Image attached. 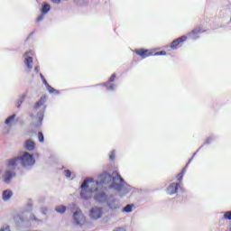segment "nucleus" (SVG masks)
Returning <instances> with one entry per match:
<instances>
[{"label":"nucleus","instance_id":"1","mask_svg":"<svg viewBox=\"0 0 231 231\" xmlns=\"http://www.w3.org/2000/svg\"><path fill=\"white\" fill-rule=\"evenodd\" d=\"M107 183H111L110 189H114L115 190L120 192L121 198H123V196H125V194L129 192V189H127V188H124L125 182L124 181V179H122L120 174L117 173V171L112 172V176L107 172H104L99 176V181H94V186L98 190V189H100L102 185H106Z\"/></svg>","mask_w":231,"mask_h":231},{"label":"nucleus","instance_id":"2","mask_svg":"<svg viewBox=\"0 0 231 231\" xmlns=\"http://www.w3.org/2000/svg\"><path fill=\"white\" fill-rule=\"evenodd\" d=\"M35 164V158L28 152H23L19 156L6 162L8 169H19V167H32Z\"/></svg>","mask_w":231,"mask_h":231},{"label":"nucleus","instance_id":"3","mask_svg":"<svg viewBox=\"0 0 231 231\" xmlns=\"http://www.w3.org/2000/svg\"><path fill=\"white\" fill-rule=\"evenodd\" d=\"M80 189L81 199H89L93 196V192H98V188L95 186L93 179L85 180L81 184Z\"/></svg>","mask_w":231,"mask_h":231},{"label":"nucleus","instance_id":"4","mask_svg":"<svg viewBox=\"0 0 231 231\" xmlns=\"http://www.w3.org/2000/svg\"><path fill=\"white\" fill-rule=\"evenodd\" d=\"M72 210V222L74 223V226L82 228L84 225H86V217L84 216V213H82V209L77 207L73 208Z\"/></svg>","mask_w":231,"mask_h":231},{"label":"nucleus","instance_id":"5","mask_svg":"<svg viewBox=\"0 0 231 231\" xmlns=\"http://www.w3.org/2000/svg\"><path fill=\"white\" fill-rule=\"evenodd\" d=\"M102 216H104V211L102 210V208L99 207H93L88 214V217L94 221H97V219H100Z\"/></svg>","mask_w":231,"mask_h":231},{"label":"nucleus","instance_id":"6","mask_svg":"<svg viewBox=\"0 0 231 231\" xmlns=\"http://www.w3.org/2000/svg\"><path fill=\"white\" fill-rule=\"evenodd\" d=\"M51 7L50 5L45 4L42 5L41 12L42 14L37 18L38 23H41V21H42V19H44V15H46V14H48V12H50Z\"/></svg>","mask_w":231,"mask_h":231},{"label":"nucleus","instance_id":"7","mask_svg":"<svg viewBox=\"0 0 231 231\" xmlns=\"http://www.w3.org/2000/svg\"><path fill=\"white\" fill-rule=\"evenodd\" d=\"M107 205L112 210H116V208H120V202L113 198L107 200Z\"/></svg>","mask_w":231,"mask_h":231},{"label":"nucleus","instance_id":"8","mask_svg":"<svg viewBox=\"0 0 231 231\" xmlns=\"http://www.w3.org/2000/svg\"><path fill=\"white\" fill-rule=\"evenodd\" d=\"M95 199L98 201V203H106V201H107V195L102 191H97Z\"/></svg>","mask_w":231,"mask_h":231},{"label":"nucleus","instance_id":"9","mask_svg":"<svg viewBox=\"0 0 231 231\" xmlns=\"http://www.w3.org/2000/svg\"><path fill=\"white\" fill-rule=\"evenodd\" d=\"M15 176V172L7 170L5 174H4V181L5 183H10V181H12V178H14Z\"/></svg>","mask_w":231,"mask_h":231},{"label":"nucleus","instance_id":"10","mask_svg":"<svg viewBox=\"0 0 231 231\" xmlns=\"http://www.w3.org/2000/svg\"><path fill=\"white\" fill-rule=\"evenodd\" d=\"M178 187H180V184L171 183L167 189V193L170 194V196H172V194H176V192H178Z\"/></svg>","mask_w":231,"mask_h":231},{"label":"nucleus","instance_id":"11","mask_svg":"<svg viewBox=\"0 0 231 231\" xmlns=\"http://www.w3.org/2000/svg\"><path fill=\"white\" fill-rule=\"evenodd\" d=\"M185 41H187L186 36L180 37L171 42V48H176L178 46V44H180V42H183Z\"/></svg>","mask_w":231,"mask_h":231},{"label":"nucleus","instance_id":"12","mask_svg":"<svg viewBox=\"0 0 231 231\" xmlns=\"http://www.w3.org/2000/svg\"><path fill=\"white\" fill-rule=\"evenodd\" d=\"M24 64L28 68V69H32L33 68V58L31 56L25 57Z\"/></svg>","mask_w":231,"mask_h":231},{"label":"nucleus","instance_id":"13","mask_svg":"<svg viewBox=\"0 0 231 231\" xmlns=\"http://www.w3.org/2000/svg\"><path fill=\"white\" fill-rule=\"evenodd\" d=\"M12 196H13V193L11 190L9 189L4 190L2 194V199L3 201H8L10 198H12Z\"/></svg>","mask_w":231,"mask_h":231},{"label":"nucleus","instance_id":"14","mask_svg":"<svg viewBox=\"0 0 231 231\" xmlns=\"http://www.w3.org/2000/svg\"><path fill=\"white\" fill-rule=\"evenodd\" d=\"M24 145L27 151H33V149H35V143L31 139L27 140Z\"/></svg>","mask_w":231,"mask_h":231},{"label":"nucleus","instance_id":"15","mask_svg":"<svg viewBox=\"0 0 231 231\" xmlns=\"http://www.w3.org/2000/svg\"><path fill=\"white\" fill-rule=\"evenodd\" d=\"M46 96H43L41 97V99L36 103L34 108L37 111V109H39V107H41V106H44V104L46 103Z\"/></svg>","mask_w":231,"mask_h":231},{"label":"nucleus","instance_id":"16","mask_svg":"<svg viewBox=\"0 0 231 231\" xmlns=\"http://www.w3.org/2000/svg\"><path fill=\"white\" fill-rule=\"evenodd\" d=\"M148 51H149L148 50H145V51H143V50H137L135 51V53H136V55H139V57H149V54H147Z\"/></svg>","mask_w":231,"mask_h":231},{"label":"nucleus","instance_id":"17","mask_svg":"<svg viewBox=\"0 0 231 231\" xmlns=\"http://www.w3.org/2000/svg\"><path fill=\"white\" fill-rule=\"evenodd\" d=\"M46 89L49 91V93H51V95H52V93H56L59 94V91L55 88H53L51 86H50V84L46 83V86H45Z\"/></svg>","mask_w":231,"mask_h":231},{"label":"nucleus","instance_id":"18","mask_svg":"<svg viewBox=\"0 0 231 231\" xmlns=\"http://www.w3.org/2000/svg\"><path fill=\"white\" fill-rule=\"evenodd\" d=\"M55 210L56 212H58V214H64V212H66V206H62V205L57 206L55 208Z\"/></svg>","mask_w":231,"mask_h":231},{"label":"nucleus","instance_id":"19","mask_svg":"<svg viewBox=\"0 0 231 231\" xmlns=\"http://www.w3.org/2000/svg\"><path fill=\"white\" fill-rule=\"evenodd\" d=\"M14 221L16 225H21V223H24V218L23 217V216L18 215L14 217Z\"/></svg>","mask_w":231,"mask_h":231},{"label":"nucleus","instance_id":"20","mask_svg":"<svg viewBox=\"0 0 231 231\" xmlns=\"http://www.w3.org/2000/svg\"><path fill=\"white\" fill-rule=\"evenodd\" d=\"M123 212H126L127 214L133 212V205L128 204L123 208Z\"/></svg>","mask_w":231,"mask_h":231},{"label":"nucleus","instance_id":"21","mask_svg":"<svg viewBox=\"0 0 231 231\" xmlns=\"http://www.w3.org/2000/svg\"><path fill=\"white\" fill-rule=\"evenodd\" d=\"M198 33H201V30L200 29H195L193 30L190 33H189V37H191V39H196V37L192 36V35H198Z\"/></svg>","mask_w":231,"mask_h":231},{"label":"nucleus","instance_id":"22","mask_svg":"<svg viewBox=\"0 0 231 231\" xmlns=\"http://www.w3.org/2000/svg\"><path fill=\"white\" fill-rule=\"evenodd\" d=\"M24 98H26V94H23L20 99L18 100L16 106L17 107H21V104H23L24 102Z\"/></svg>","mask_w":231,"mask_h":231},{"label":"nucleus","instance_id":"23","mask_svg":"<svg viewBox=\"0 0 231 231\" xmlns=\"http://www.w3.org/2000/svg\"><path fill=\"white\" fill-rule=\"evenodd\" d=\"M14 120H15V115H13V116H9V117L5 120L6 125H10L11 122H14Z\"/></svg>","mask_w":231,"mask_h":231},{"label":"nucleus","instance_id":"24","mask_svg":"<svg viewBox=\"0 0 231 231\" xmlns=\"http://www.w3.org/2000/svg\"><path fill=\"white\" fill-rule=\"evenodd\" d=\"M187 171V168H184V169L182 170V171L177 175V180H178L179 181H180V180H182L183 174H185V171Z\"/></svg>","mask_w":231,"mask_h":231},{"label":"nucleus","instance_id":"25","mask_svg":"<svg viewBox=\"0 0 231 231\" xmlns=\"http://www.w3.org/2000/svg\"><path fill=\"white\" fill-rule=\"evenodd\" d=\"M42 118H44V110H41L39 113H38V120L40 122H42Z\"/></svg>","mask_w":231,"mask_h":231},{"label":"nucleus","instance_id":"26","mask_svg":"<svg viewBox=\"0 0 231 231\" xmlns=\"http://www.w3.org/2000/svg\"><path fill=\"white\" fill-rule=\"evenodd\" d=\"M38 140L41 143H42L44 142V135L42 134V132L38 133Z\"/></svg>","mask_w":231,"mask_h":231},{"label":"nucleus","instance_id":"27","mask_svg":"<svg viewBox=\"0 0 231 231\" xmlns=\"http://www.w3.org/2000/svg\"><path fill=\"white\" fill-rule=\"evenodd\" d=\"M0 231H10V226H3L1 228H0Z\"/></svg>","mask_w":231,"mask_h":231},{"label":"nucleus","instance_id":"28","mask_svg":"<svg viewBox=\"0 0 231 231\" xmlns=\"http://www.w3.org/2000/svg\"><path fill=\"white\" fill-rule=\"evenodd\" d=\"M115 79H116V75L113 74L109 79L108 84H111V82H115Z\"/></svg>","mask_w":231,"mask_h":231},{"label":"nucleus","instance_id":"29","mask_svg":"<svg viewBox=\"0 0 231 231\" xmlns=\"http://www.w3.org/2000/svg\"><path fill=\"white\" fill-rule=\"evenodd\" d=\"M225 219H231V211L226 212L224 215Z\"/></svg>","mask_w":231,"mask_h":231},{"label":"nucleus","instance_id":"30","mask_svg":"<svg viewBox=\"0 0 231 231\" xmlns=\"http://www.w3.org/2000/svg\"><path fill=\"white\" fill-rule=\"evenodd\" d=\"M64 174H65L66 178H71V172L69 171V170H66L64 171Z\"/></svg>","mask_w":231,"mask_h":231},{"label":"nucleus","instance_id":"31","mask_svg":"<svg viewBox=\"0 0 231 231\" xmlns=\"http://www.w3.org/2000/svg\"><path fill=\"white\" fill-rule=\"evenodd\" d=\"M115 88H116V86H115V85H109V86L107 87V89H108V91H115Z\"/></svg>","mask_w":231,"mask_h":231},{"label":"nucleus","instance_id":"32","mask_svg":"<svg viewBox=\"0 0 231 231\" xmlns=\"http://www.w3.org/2000/svg\"><path fill=\"white\" fill-rule=\"evenodd\" d=\"M155 55H167V52L164 51H162L156 52Z\"/></svg>","mask_w":231,"mask_h":231},{"label":"nucleus","instance_id":"33","mask_svg":"<svg viewBox=\"0 0 231 231\" xmlns=\"http://www.w3.org/2000/svg\"><path fill=\"white\" fill-rule=\"evenodd\" d=\"M109 159L110 160H115V151L111 152V153L109 155Z\"/></svg>","mask_w":231,"mask_h":231},{"label":"nucleus","instance_id":"34","mask_svg":"<svg viewBox=\"0 0 231 231\" xmlns=\"http://www.w3.org/2000/svg\"><path fill=\"white\" fill-rule=\"evenodd\" d=\"M114 231H127V229L124 226V227H118V228L115 229Z\"/></svg>","mask_w":231,"mask_h":231},{"label":"nucleus","instance_id":"35","mask_svg":"<svg viewBox=\"0 0 231 231\" xmlns=\"http://www.w3.org/2000/svg\"><path fill=\"white\" fill-rule=\"evenodd\" d=\"M52 3H55L56 5H59V3H60V0H52Z\"/></svg>","mask_w":231,"mask_h":231},{"label":"nucleus","instance_id":"36","mask_svg":"<svg viewBox=\"0 0 231 231\" xmlns=\"http://www.w3.org/2000/svg\"><path fill=\"white\" fill-rule=\"evenodd\" d=\"M42 82H43L44 86L46 87V84H48V81H46V79H42Z\"/></svg>","mask_w":231,"mask_h":231},{"label":"nucleus","instance_id":"37","mask_svg":"<svg viewBox=\"0 0 231 231\" xmlns=\"http://www.w3.org/2000/svg\"><path fill=\"white\" fill-rule=\"evenodd\" d=\"M34 71H35L36 73H38V72H39V68L35 67Z\"/></svg>","mask_w":231,"mask_h":231},{"label":"nucleus","instance_id":"38","mask_svg":"<svg viewBox=\"0 0 231 231\" xmlns=\"http://www.w3.org/2000/svg\"><path fill=\"white\" fill-rule=\"evenodd\" d=\"M40 77H41L42 80H44V79H44V76H43L42 74H40Z\"/></svg>","mask_w":231,"mask_h":231},{"label":"nucleus","instance_id":"39","mask_svg":"<svg viewBox=\"0 0 231 231\" xmlns=\"http://www.w3.org/2000/svg\"><path fill=\"white\" fill-rule=\"evenodd\" d=\"M30 53H32V52H31V51L25 52V53H24V57H26V55H28V54H30Z\"/></svg>","mask_w":231,"mask_h":231},{"label":"nucleus","instance_id":"40","mask_svg":"<svg viewBox=\"0 0 231 231\" xmlns=\"http://www.w3.org/2000/svg\"><path fill=\"white\" fill-rule=\"evenodd\" d=\"M206 143H210V139H208V141L206 142Z\"/></svg>","mask_w":231,"mask_h":231},{"label":"nucleus","instance_id":"41","mask_svg":"<svg viewBox=\"0 0 231 231\" xmlns=\"http://www.w3.org/2000/svg\"><path fill=\"white\" fill-rule=\"evenodd\" d=\"M31 219L33 221V220H35V217H33V218H31Z\"/></svg>","mask_w":231,"mask_h":231}]
</instances>
